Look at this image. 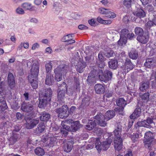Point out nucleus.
I'll use <instances>...</instances> for the list:
<instances>
[{"instance_id":"obj_24","label":"nucleus","mask_w":156,"mask_h":156,"mask_svg":"<svg viewBox=\"0 0 156 156\" xmlns=\"http://www.w3.org/2000/svg\"><path fill=\"white\" fill-rule=\"evenodd\" d=\"M149 35L147 34H145L144 35L143 34L140 36H138L137 37L138 41L143 44H146L148 41Z\"/></svg>"},{"instance_id":"obj_58","label":"nucleus","mask_w":156,"mask_h":156,"mask_svg":"<svg viewBox=\"0 0 156 156\" xmlns=\"http://www.w3.org/2000/svg\"><path fill=\"white\" fill-rule=\"evenodd\" d=\"M150 94L149 93L147 92L142 94L141 96V98L142 99L147 100L148 99L149 97Z\"/></svg>"},{"instance_id":"obj_9","label":"nucleus","mask_w":156,"mask_h":156,"mask_svg":"<svg viewBox=\"0 0 156 156\" xmlns=\"http://www.w3.org/2000/svg\"><path fill=\"white\" fill-rule=\"evenodd\" d=\"M26 123L25 126L26 128L28 129H30L33 128L39 122V120L32 119L29 117H27L25 119Z\"/></svg>"},{"instance_id":"obj_17","label":"nucleus","mask_w":156,"mask_h":156,"mask_svg":"<svg viewBox=\"0 0 156 156\" xmlns=\"http://www.w3.org/2000/svg\"><path fill=\"white\" fill-rule=\"evenodd\" d=\"M150 83L148 81H143L140 83L139 85V89L141 92H145L149 89Z\"/></svg>"},{"instance_id":"obj_8","label":"nucleus","mask_w":156,"mask_h":156,"mask_svg":"<svg viewBox=\"0 0 156 156\" xmlns=\"http://www.w3.org/2000/svg\"><path fill=\"white\" fill-rule=\"evenodd\" d=\"M98 74V72L95 69L92 70L89 74L87 80V83L89 85H92L96 83L95 76Z\"/></svg>"},{"instance_id":"obj_47","label":"nucleus","mask_w":156,"mask_h":156,"mask_svg":"<svg viewBox=\"0 0 156 156\" xmlns=\"http://www.w3.org/2000/svg\"><path fill=\"white\" fill-rule=\"evenodd\" d=\"M73 38L72 35L71 34H68L64 36L62 38L61 41L62 42H67Z\"/></svg>"},{"instance_id":"obj_2","label":"nucleus","mask_w":156,"mask_h":156,"mask_svg":"<svg viewBox=\"0 0 156 156\" xmlns=\"http://www.w3.org/2000/svg\"><path fill=\"white\" fill-rule=\"evenodd\" d=\"M52 94V90L49 88H44L40 90L38 107L40 108H44L49 104Z\"/></svg>"},{"instance_id":"obj_63","label":"nucleus","mask_w":156,"mask_h":156,"mask_svg":"<svg viewBox=\"0 0 156 156\" xmlns=\"http://www.w3.org/2000/svg\"><path fill=\"white\" fill-rule=\"evenodd\" d=\"M79 29L81 30H86L88 29V27L84 25H80L78 26Z\"/></svg>"},{"instance_id":"obj_26","label":"nucleus","mask_w":156,"mask_h":156,"mask_svg":"<svg viewBox=\"0 0 156 156\" xmlns=\"http://www.w3.org/2000/svg\"><path fill=\"white\" fill-rule=\"evenodd\" d=\"M141 110L140 107H137L135 109L134 112L130 116V118L131 119H134L139 117L141 114Z\"/></svg>"},{"instance_id":"obj_34","label":"nucleus","mask_w":156,"mask_h":156,"mask_svg":"<svg viewBox=\"0 0 156 156\" xmlns=\"http://www.w3.org/2000/svg\"><path fill=\"white\" fill-rule=\"evenodd\" d=\"M116 102L117 105L120 107H124L127 104L126 101L123 98L117 99Z\"/></svg>"},{"instance_id":"obj_62","label":"nucleus","mask_w":156,"mask_h":156,"mask_svg":"<svg viewBox=\"0 0 156 156\" xmlns=\"http://www.w3.org/2000/svg\"><path fill=\"white\" fill-rule=\"evenodd\" d=\"M137 125L139 127L144 126L145 127V124L144 120L142 121H139L137 122Z\"/></svg>"},{"instance_id":"obj_19","label":"nucleus","mask_w":156,"mask_h":156,"mask_svg":"<svg viewBox=\"0 0 156 156\" xmlns=\"http://www.w3.org/2000/svg\"><path fill=\"white\" fill-rule=\"evenodd\" d=\"M144 143L151 142H153L154 137L153 134L150 131L146 133L145 134Z\"/></svg>"},{"instance_id":"obj_38","label":"nucleus","mask_w":156,"mask_h":156,"mask_svg":"<svg viewBox=\"0 0 156 156\" xmlns=\"http://www.w3.org/2000/svg\"><path fill=\"white\" fill-rule=\"evenodd\" d=\"M45 128V126L44 123H40L36 129L37 133H42L44 131Z\"/></svg>"},{"instance_id":"obj_25","label":"nucleus","mask_w":156,"mask_h":156,"mask_svg":"<svg viewBox=\"0 0 156 156\" xmlns=\"http://www.w3.org/2000/svg\"><path fill=\"white\" fill-rule=\"evenodd\" d=\"M134 15L139 18H143L146 16V13L141 8H138L133 12Z\"/></svg>"},{"instance_id":"obj_33","label":"nucleus","mask_w":156,"mask_h":156,"mask_svg":"<svg viewBox=\"0 0 156 156\" xmlns=\"http://www.w3.org/2000/svg\"><path fill=\"white\" fill-rule=\"evenodd\" d=\"M96 126V122L95 120H89L88 123L85 126V128L88 130H92Z\"/></svg>"},{"instance_id":"obj_29","label":"nucleus","mask_w":156,"mask_h":156,"mask_svg":"<svg viewBox=\"0 0 156 156\" xmlns=\"http://www.w3.org/2000/svg\"><path fill=\"white\" fill-rule=\"evenodd\" d=\"M90 104L89 98H83L82 103L79 107L80 109H85L87 108Z\"/></svg>"},{"instance_id":"obj_54","label":"nucleus","mask_w":156,"mask_h":156,"mask_svg":"<svg viewBox=\"0 0 156 156\" xmlns=\"http://www.w3.org/2000/svg\"><path fill=\"white\" fill-rule=\"evenodd\" d=\"M55 74V79L57 81H60L62 80V75L57 73Z\"/></svg>"},{"instance_id":"obj_13","label":"nucleus","mask_w":156,"mask_h":156,"mask_svg":"<svg viewBox=\"0 0 156 156\" xmlns=\"http://www.w3.org/2000/svg\"><path fill=\"white\" fill-rule=\"evenodd\" d=\"M61 125L62 127L61 128V133L62 136H66L68 134L67 131H71L70 127L68 125L64 124V122H62Z\"/></svg>"},{"instance_id":"obj_53","label":"nucleus","mask_w":156,"mask_h":156,"mask_svg":"<svg viewBox=\"0 0 156 156\" xmlns=\"http://www.w3.org/2000/svg\"><path fill=\"white\" fill-rule=\"evenodd\" d=\"M16 13L19 15H23L25 13L24 10L21 8L19 7L16 9Z\"/></svg>"},{"instance_id":"obj_6","label":"nucleus","mask_w":156,"mask_h":156,"mask_svg":"<svg viewBox=\"0 0 156 156\" xmlns=\"http://www.w3.org/2000/svg\"><path fill=\"white\" fill-rule=\"evenodd\" d=\"M98 71L99 78L101 81L107 83L112 78V73L108 70H105L104 73L102 69H99Z\"/></svg>"},{"instance_id":"obj_4","label":"nucleus","mask_w":156,"mask_h":156,"mask_svg":"<svg viewBox=\"0 0 156 156\" xmlns=\"http://www.w3.org/2000/svg\"><path fill=\"white\" fill-rule=\"evenodd\" d=\"M115 115V112L113 110L107 111L104 115L99 113L95 116V119L98 121V124L101 126H105L107 124L106 122L113 118Z\"/></svg>"},{"instance_id":"obj_60","label":"nucleus","mask_w":156,"mask_h":156,"mask_svg":"<svg viewBox=\"0 0 156 156\" xmlns=\"http://www.w3.org/2000/svg\"><path fill=\"white\" fill-rule=\"evenodd\" d=\"M97 62L98 63V66L99 68H102L104 67L105 64L104 61H99V62L97 61Z\"/></svg>"},{"instance_id":"obj_28","label":"nucleus","mask_w":156,"mask_h":156,"mask_svg":"<svg viewBox=\"0 0 156 156\" xmlns=\"http://www.w3.org/2000/svg\"><path fill=\"white\" fill-rule=\"evenodd\" d=\"M86 66V63L84 62H80L76 66V68L78 72L82 73L83 71L84 68Z\"/></svg>"},{"instance_id":"obj_45","label":"nucleus","mask_w":156,"mask_h":156,"mask_svg":"<svg viewBox=\"0 0 156 156\" xmlns=\"http://www.w3.org/2000/svg\"><path fill=\"white\" fill-rule=\"evenodd\" d=\"M135 34L138 36L142 35L144 33V31L143 29L139 27H136L135 29Z\"/></svg>"},{"instance_id":"obj_41","label":"nucleus","mask_w":156,"mask_h":156,"mask_svg":"<svg viewBox=\"0 0 156 156\" xmlns=\"http://www.w3.org/2000/svg\"><path fill=\"white\" fill-rule=\"evenodd\" d=\"M145 127L149 128L151 127V125L153 123L152 118L150 117L147 118L146 120H144Z\"/></svg>"},{"instance_id":"obj_59","label":"nucleus","mask_w":156,"mask_h":156,"mask_svg":"<svg viewBox=\"0 0 156 156\" xmlns=\"http://www.w3.org/2000/svg\"><path fill=\"white\" fill-rule=\"evenodd\" d=\"M124 108L123 107L116 108L114 109V110L116 112L121 114L124 109Z\"/></svg>"},{"instance_id":"obj_52","label":"nucleus","mask_w":156,"mask_h":156,"mask_svg":"<svg viewBox=\"0 0 156 156\" xmlns=\"http://www.w3.org/2000/svg\"><path fill=\"white\" fill-rule=\"evenodd\" d=\"M106 15H107V17L110 18H113L116 17V15L115 13L109 11V10H108L107 13Z\"/></svg>"},{"instance_id":"obj_31","label":"nucleus","mask_w":156,"mask_h":156,"mask_svg":"<svg viewBox=\"0 0 156 156\" xmlns=\"http://www.w3.org/2000/svg\"><path fill=\"white\" fill-rule=\"evenodd\" d=\"M46 78L45 80V83L46 84L51 85L54 81L53 75L51 73H48L46 74Z\"/></svg>"},{"instance_id":"obj_55","label":"nucleus","mask_w":156,"mask_h":156,"mask_svg":"<svg viewBox=\"0 0 156 156\" xmlns=\"http://www.w3.org/2000/svg\"><path fill=\"white\" fill-rule=\"evenodd\" d=\"M108 9H105L103 8H100L98 9L99 12L102 14H107V12Z\"/></svg>"},{"instance_id":"obj_61","label":"nucleus","mask_w":156,"mask_h":156,"mask_svg":"<svg viewBox=\"0 0 156 156\" xmlns=\"http://www.w3.org/2000/svg\"><path fill=\"white\" fill-rule=\"evenodd\" d=\"M134 34L133 33H129L127 34V38L129 40H132L134 37Z\"/></svg>"},{"instance_id":"obj_22","label":"nucleus","mask_w":156,"mask_h":156,"mask_svg":"<svg viewBox=\"0 0 156 156\" xmlns=\"http://www.w3.org/2000/svg\"><path fill=\"white\" fill-rule=\"evenodd\" d=\"M57 85L58 86V90H64L65 91H66L67 94L69 95L70 94H72L73 91H71L70 93H69L68 91L67 86L65 82H63V83L61 84L57 83Z\"/></svg>"},{"instance_id":"obj_64","label":"nucleus","mask_w":156,"mask_h":156,"mask_svg":"<svg viewBox=\"0 0 156 156\" xmlns=\"http://www.w3.org/2000/svg\"><path fill=\"white\" fill-rule=\"evenodd\" d=\"M89 23L92 26H94L95 25V22L94 19H91L88 20Z\"/></svg>"},{"instance_id":"obj_42","label":"nucleus","mask_w":156,"mask_h":156,"mask_svg":"<svg viewBox=\"0 0 156 156\" xmlns=\"http://www.w3.org/2000/svg\"><path fill=\"white\" fill-rule=\"evenodd\" d=\"M45 69L46 73H51V72L52 69V63L51 61L45 64Z\"/></svg>"},{"instance_id":"obj_39","label":"nucleus","mask_w":156,"mask_h":156,"mask_svg":"<svg viewBox=\"0 0 156 156\" xmlns=\"http://www.w3.org/2000/svg\"><path fill=\"white\" fill-rule=\"evenodd\" d=\"M140 136H142L141 133L137 131L136 133H133V135L131 136V138L133 142H135L138 139Z\"/></svg>"},{"instance_id":"obj_27","label":"nucleus","mask_w":156,"mask_h":156,"mask_svg":"<svg viewBox=\"0 0 156 156\" xmlns=\"http://www.w3.org/2000/svg\"><path fill=\"white\" fill-rule=\"evenodd\" d=\"M104 54L105 57L108 58L112 57L115 54L114 51L108 47H106L104 49Z\"/></svg>"},{"instance_id":"obj_18","label":"nucleus","mask_w":156,"mask_h":156,"mask_svg":"<svg viewBox=\"0 0 156 156\" xmlns=\"http://www.w3.org/2000/svg\"><path fill=\"white\" fill-rule=\"evenodd\" d=\"M144 65L145 66L148 68L153 67L156 66V61L152 58H148L146 59Z\"/></svg>"},{"instance_id":"obj_44","label":"nucleus","mask_w":156,"mask_h":156,"mask_svg":"<svg viewBox=\"0 0 156 156\" xmlns=\"http://www.w3.org/2000/svg\"><path fill=\"white\" fill-rule=\"evenodd\" d=\"M127 42L126 37H120V39L118 41V43L120 46H124L125 45Z\"/></svg>"},{"instance_id":"obj_14","label":"nucleus","mask_w":156,"mask_h":156,"mask_svg":"<svg viewBox=\"0 0 156 156\" xmlns=\"http://www.w3.org/2000/svg\"><path fill=\"white\" fill-rule=\"evenodd\" d=\"M134 66V65L131 62V60L128 58H127L126 59L123 68L125 70H127V73L129 70L132 69Z\"/></svg>"},{"instance_id":"obj_36","label":"nucleus","mask_w":156,"mask_h":156,"mask_svg":"<svg viewBox=\"0 0 156 156\" xmlns=\"http://www.w3.org/2000/svg\"><path fill=\"white\" fill-rule=\"evenodd\" d=\"M129 57L133 59H136L138 56V51L136 50H133L129 52Z\"/></svg>"},{"instance_id":"obj_46","label":"nucleus","mask_w":156,"mask_h":156,"mask_svg":"<svg viewBox=\"0 0 156 156\" xmlns=\"http://www.w3.org/2000/svg\"><path fill=\"white\" fill-rule=\"evenodd\" d=\"M134 0H124L123 4L126 7L129 8L131 6L132 3Z\"/></svg>"},{"instance_id":"obj_10","label":"nucleus","mask_w":156,"mask_h":156,"mask_svg":"<svg viewBox=\"0 0 156 156\" xmlns=\"http://www.w3.org/2000/svg\"><path fill=\"white\" fill-rule=\"evenodd\" d=\"M39 69V66L38 62L34 63L31 69L30 75L28 76L36 78L37 77Z\"/></svg>"},{"instance_id":"obj_16","label":"nucleus","mask_w":156,"mask_h":156,"mask_svg":"<svg viewBox=\"0 0 156 156\" xmlns=\"http://www.w3.org/2000/svg\"><path fill=\"white\" fill-rule=\"evenodd\" d=\"M8 83L11 88L12 89L15 86V79L13 74L9 73L8 76Z\"/></svg>"},{"instance_id":"obj_30","label":"nucleus","mask_w":156,"mask_h":156,"mask_svg":"<svg viewBox=\"0 0 156 156\" xmlns=\"http://www.w3.org/2000/svg\"><path fill=\"white\" fill-rule=\"evenodd\" d=\"M28 80L31 84V86L34 89H36L38 87V82L37 77L36 78H33V77L28 76Z\"/></svg>"},{"instance_id":"obj_49","label":"nucleus","mask_w":156,"mask_h":156,"mask_svg":"<svg viewBox=\"0 0 156 156\" xmlns=\"http://www.w3.org/2000/svg\"><path fill=\"white\" fill-rule=\"evenodd\" d=\"M29 43L27 42L26 43L21 42L20 45L18 47V48L20 49H21L23 47L25 49H27L29 48Z\"/></svg>"},{"instance_id":"obj_40","label":"nucleus","mask_w":156,"mask_h":156,"mask_svg":"<svg viewBox=\"0 0 156 156\" xmlns=\"http://www.w3.org/2000/svg\"><path fill=\"white\" fill-rule=\"evenodd\" d=\"M34 152L38 156H43L45 153L44 150L40 147H37L34 150Z\"/></svg>"},{"instance_id":"obj_48","label":"nucleus","mask_w":156,"mask_h":156,"mask_svg":"<svg viewBox=\"0 0 156 156\" xmlns=\"http://www.w3.org/2000/svg\"><path fill=\"white\" fill-rule=\"evenodd\" d=\"M18 139V136L16 134H14L10 138L9 141L10 144H14Z\"/></svg>"},{"instance_id":"obj_37","label":"nucleus","mask_w":156,"mask_h":156,"mask_svg":"<svg viewBox=\"0 0 156 156\" xmlns=\"http://www.w3.org/2000/svg\"><path fill=\"white\" fill-rule=\"evenodd\" d=\"M144 144L145 147L149 150H155V145L154 142H147Z\"/></svg>"},{"instance_id":"obj_32","label":"nucleus","mask_w":156,"mask_h":156,"mask_svg":"<svg viewBox=\"0 0 156 156\" xmlns=\"http://www.w3.org/2000/svg\"><path fill=\"white\" fill-rule=\"evenodd\" d=\"M110 68L113 69H116L118 67V62L116 59H111L108 62Z\"/></svg>"},{"instance_id":"obj_7","label":"nucleus","mask_w":156,"mask_h":156,"mask_svg":"<svg viewBox=\"0 0 156 156\" xmlns=\"http://www.w3.org/2000/svg\"><path fill=\"white\" fill-rule=\"evenodd\" d=\"M68 108L67 105H64L61 108L55 109V112L58 114V116L61 119L66 118L68 116L67 113Z\"/></svg>"},{"instance_id":"obj_3","label":"nucleus","mask_w":156,"mask_h":156,"mask_svg":"<svg viewBox=\"0 0 156 156\" xmlns=\"http://www.w3.org/2000/svg\"><path fill=\"white\" fill-rule=\"evenodd\" d=\"M122 128V126L121 123H117L114 131L115 136L114 140V147L118 151L120 150L122 147L123 140L121 135Z\"/></svg>"},{"instance_id":"obj_56","label":"nucleus","mask_w":156,"mask_h":156,"mask_svg":"<svg viewBox=\"0 0 156 156\" xmlns=\"http://www.w3.org/2000/svg\"><path fill=\"white\" fill-rule=\"evenodd\" d=\"M104 57L102 55V52L101 51L98 54V61H104Z\"/></svg>"},{"instance_id":"obj_11","label":"nucleus","mask_w":156,"mask_h":156,"mask_svg":"<svg viewBox=\"0 0 156 156\" xmlns=\"http://www.w3.org/2000/svg\"><path fill=\"white\" fill-rule=\"evenodd\" d=\"M69 69V67L65 64H62L59 66L54 69V73L62 75L65 74Z\"/></svg>"},{"instance_id":"obj_21","label":"nucleus","mask_w":156,"mask_h":156,"mask_svg":"<svg viewBox=\"0 0 156 156\" xmlns=\"http://www.w3.org/2000/svg\"><path fill=\"white\" fill-rule=\"evenodd\" d=\"M82 127V125L79 121L74 122L70 127L71 131L75 132L80 129Z\"/></svg>"},{"instance_id":"obj_51","label":"nucleus","mask_w":156,"mask_h":156,"mask_svg":"<svg viewBox=\"0 0 156 156\" xmlns=\"http://www.w3.org/2000/svg\"><path fill=\"white\" fill-rule=\"evenodd\" d=\"M97 20L98 22L102 24H105L110 23V21L104 20L100 17H98L97 18Z\"/></svg>"},{"instance_id":"obj_43","label":"nucleus","mask_w":156,"mask_h":156,"mask_svg":"<svg viewBox=\"0 0 156 156\" xmlns=\"http://www.w3.org/2000/svg\"><path fill=\"white\" fill-rule=\"evenodd\" d=\"M21 6L26 10H30L33 8L31 4L28 2H24L22 4Z\"/></svg>"},{"instance_id":"obj_35","label":"nucleus","mask_w":156,"mask_h":156,"mask_svg":"<svg viewBox=\"0 0 156 156\" xmlns=\"http://www.w3.org/2000/svg\"><path fill=\"white\" fill-rule=\"evenodd\" d=\"M50 118V114L45 112L42 113L41 115L40 116V119L42 121H47L49 120Z\"/></svg>"},{"instance_id":"obj_50","label":"nucleus","mask_w":156,"mask_h":156,"mask_svg":"<svg viewBox=\"0 0 156 156\" xmlns=\"http://www.w3.org/2000/svg\"><path fill=\"white\" fill-rule=\"evenodd\" d=\"M129 31L126 29H123L121 30L120 37H126V35H127L128 34Z\"/></svg>"},{"instance_id":"obj_23","label":"nucleus","mask_w":156,"mask_h":156,"mask_svg":"<svg viewBox=\"0 0 156 156\" xmlns=\"http://www.w3.org/2000/svg\"><path fill=\"white\" fill-rule=\"evenodd\" d=\"M94 88L96 93L97 94H103L105 92V88L102 84H96Z\"/></svg>"},{"instance_id":"obj_1","label":"nucleus","mask_w":156,"mask_h":156,"mask_svg":"<svg viewBox=\"0 0 156 156\" xmlns=\"http://www.w3.org/2000/svg\"><path fill=\"white\" fill-rule=\"evenodd\" d=\"M52 94V90L49 88H44L40 90L38 107L40 108H44L49 104Z\"/></svg>"},{"instance_id":"obj_5","label":"nucleus","mask_w":156,"mask_h":156,"mask_svg":"<svg viewBox=\"0 0 156 156\" xmlns=\"http://www.w3.org/2000/svg\"><path fill=\"white\" fill-rule=\"evenodd\" d=\"M112 141V140L109 139L101 143L98 138H96L95 141V147L98 151H101V149L103 151H106L109 148Z\"/></svg>"},{"instance_id":"obj_15","label":"nucleus","mask_w":156,"mask_h":156,"mask_svg":"<svg viewBox=\"0 0 156 156\" xmlns=\"http://www.w3.org/2000/svg\"><path fill=\"white\" fill-rule=\"evenodd\" d=\"M66 91L58 90V101L61 103H64L66 98L65 96Z\"/></svg>"},{"instance_id":"obj_12","label":"nucleus","mask_w":156,"mask_h":156,"mask_svg":"<svg viewBox=\"0 0 156 156\" xmlns=\"http://www.w3.org/2000/svg\"><path fill=\"white\" fill-rule=\"evenodd\" d=\"M34 108L31 103L23 102L21 105V109L24 112H31L34 109Z\"/></svg>"},{"instance_id":"obj_57","label":"nucleus","mask_w":156,"mask_h":156,"mask_svg":"<svg viewBox=\"0 0 156 156\" xmlns=\"http://www.w3.org/2000/svg\"><path fill=\"white\" fill-rule=\"evenodd\" d=\"M2 104L0 106L1 109L4 111L5 109H7L8 108L7 106L5 101L3 102H2Z\"/></svg>"},{"instance_id":"obj_20","label":"nucleus","mask_w":156,"mask_h":156,"mask_svg":"<svg viewBox=\"0 0 156 156\" xmlns=\"http://www.w3.org/2000/svg\"><path fill=\"white\" fill-rule=\"evenodd\" d=\"M73 144L74 142L72 140L68 141L64 145V151L67 153L70 152L73 147Z\"/></svg>"}]
</instances>
